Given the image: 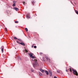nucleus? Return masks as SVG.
<instances>
[{"label":"nucleus","mask_w":78,"mask_h":78,"mask_svg":"<svg viewBox=\"0 0 78 78\" xmlns=\"http://www.w3.org/2000/svg\"><path fill=\"white\" fill-rule=\"evenodd\" d=\"M32 60L33 61L34 67H36V66H38V64L37 63V60L36 59H32Z\"/></svg>","instance_id":"obj_1"},{"label":"nucleus","mask_w":78,"mask_h":78,"mask_svg":"<svg viewBox=\"0 0 78 78\" xmlns=\"http://www.w3.org/2000/svg\"><path fill=\"white\" fill-rule=\"evenodd\" d=\"M69 70H70V71L71 72H72V71L73 70V73L74 75H76L77 76V75H78V73L76 70H74L73 69V68H69Z\"/></svg>","instance_id":"obj_2"},{"label":"nucleus","mask_w":78,"mask_h":78,"mask_svg":"<svg viewBox=\"0 0 78 78\" xmlns=\"http://www.w3.org/2000/svg\"><path fill=\"white\" fill-rule=\"evenodd\" d=\"M48 71L49 73L50 76H51L52 75V72H51V71L50 69H49Z\"/></svg>","instance_id":"obj_3"},{"label":"nucleus","mask_w":78,"mask_h":78,"mask_svg":"<svg viewBox=\"0 0 78 78\" xmlns=\"http://www.w3.org/2000/svg\"><path fill=\"white\" fill-rule=\"evenodd\" d=\"M2 51V53H3V51H4V46H2L1 47Z\"/></svg>","instance_id":"obj_4"},{"label":"nucleus","mask_w":78,"mask_h":78,"mask_svg":"<svg viewBox=\"0 0 78 78\" xmlns=\"http://www.w3.org/2000/svg\"><path fill=\"white\" fill-rule=\"evenodd\" d=\"M45 58L46 59L47 61H49V62H50V60L49 58H48L47 57H46Z\"/></svg>","instance_id":"obj_5"},{"label":"nucleus","mask_w":78,"mask_h":78,"mask_svg":"<svg viewBox=\"0 0 78 78\" xmlns=\"http://www.w3.org/2000/svg\"><path fill=\"white\" fill-rule=\"evenodd\" d=\"M14 9H15V10H16V11H19V9L15 7L13 8Z\"/></svg>","instance_id":"obj_6"},{"label":"nucleus","mask_w":78,"mask_h":78,"mask_svg":"<svg viewBox=\"0 0 78 78\" xmlns=\"http://www.w3.org/2000/svg\"><path fill=\"white\" fill-rule=\"evenodd\" d=\"M33 53H29V55L30 56V57H31L33 56Z\"/></svg>","instance_id":"obj_7"},{"label":"nucleus","mask_w":78,"mask_h":78,"mask_svg":"<svg viewBox=\"0 0 78 78\" xmlns=\"http://www.w3.org/2000/svg\"><path fill=\"white\" fill-rule=\"evenodd\" d=\"M40 71L41 72H42V73H44V70L42 69L41 68H40Z\"/></svg>","instance_id":"obj_8"},{"label":"nucleus","mask_w":78,"mask_h":78,"mask_svg":"<svg viewBox=\"0 0 78 78\" xmlns=\"http://www.w3.org/2000/svg\"><path fill=\"white\" fill-rule=\"evenodd\" d=\"M20 44H21V45H23L24 46H25V45H26L25 43H22V42L20 43Z\"/></svg>","instance_id":"obj_9"},{"label":"nucleus","mask_w":78,"mask_h":78,"mask_svg":"<svg viewBox=\"0 0 78 78\" xmlns=\"http://www.w3.org/2000/svg\"><path fill=\"white\" fill-rule=\"evenodd\" d=\"M28 51V50L25 49L23 51V52H26V53H27Z\"/></svg>","instance_id":"obj_10"},{"label":"nucleus","mask_w":78,"mask_h":78,"mask_svg":"<svg viewBox=\"0 0 78 78\" xmlns=\"http://www.w3.org/2000/svg\"><path fill=\"white\" fill-rule=\"evenodd\" d=\"M27 19H30V16L27 15Z\"/></svg>","instance_id":"obj_11"},{"label":"nucleus","mask_w":78,"mask_h":78,"mask_svg":"<svg viewBox=\"0 0 78 78\" xmlns=\"http://www.w3.org/2000/svg\"><path fill=\"white\" fill-rule=\"evenodd\" d=\"M45 72L46 73L47 75H49V73H48V72L47 71H45Z\"/></svg>","instance_id":"obj_12"},{"label":"nucleus","mask_w":78,"mask_h":78,"mask_svg":"<svg viewBox=\"0 0 78 78\" xmlns=\"http://www.w3.org/2000/svg\"><path fill=\"white\" fill-rule=\"evenodd\" d=\"M39 74L40 76H42V73H41L39 72Z\"/></svg>","instance_id":"obj_13"},{"label":"nucleus","mask_w":78,"mask_h":78,"mask_svg":"<svg viewBox=\"0 0 78 78\" xmlns=\"http://www.w3.org/2000/svg\"><path fill=\"white\" fill-rule=\"evenodd\" d=\"M30 58L32 59H34L35 57H34V56H33L32 55Z\"/></svg>","instance_id":"obj_14"},{"label":"nucleus","mask_w":78,"mask_h":78,"mask_svg":"<svg viewBox=\"0 0 78 78\" xmlns=\"http://www.w3.org/2000/svg\"><path fill=\"white\" fill-rule=\"evenodd\" d=\"M75 12L77 14H78V11L76 10H75Z\"/></svg>","instance_id":"obj_15"},{"label":"nucleus","mask_w":78,"mask_h":78,"mask_svg":"<svg viewBox=\"0 0 78 78\" xmlns=\"http://www.w3.org/2000/svg\"><path fill=\"white\" fill-rule=\"evenodd\" d=\"M32 3L33 5H34V3H35V2H34V1H33V2H32Z\"/></svg>","instance_id":"obj_16"},{"label":"nucleus","mask_w":78,"mask_h":78,"mask_svg":"<svg viewBox=\"0 0 78 78\" xmlns=\"http://www.w3.org/2000/svg\"><path fill=\"white\" fill-rule=\"evenodd\" d=\"M16 42L17 43H18V44H20V42H19V41H16Z\"/></svg>","instance_id":"obj_17"},{"label":"nucleus","mask_w":78,"mask_h":78,"mask_svg":"<svg viewBox=\"0 0 78 78\" xmlns=\"http://www.w3.org/2000/svg\"><path fill=\"white\" fill-rule=\"evenodd\" d=\"M25 30L26 31H28V29H27V28H25Z\"/></svg>","instance_id":"obj_18"},{"label":"nucleus","mask_w":78,"mask_h":78,"mask_svg":"<svg viewBox=\"0 0 78 78\" xmlns=\"http://www.w3.org/2000/svg\"><path fill=\"white\" fill-rule=\"evenodd\" d=\"M13 6H16V4H14L12 5Z\"/></svg>","instance_id":"obj_19"},{"label":"nucleus","mask_w":78,"mask_h":78,"mask_svg":"<svg viewBox=\"0 0 78 78\" xmlns=\"http://www.w3.org/2000/svg\"><path fill=\"white\" fill-rule=\"evenodd\" d=\"M31 72H34V70L32 69H31Z\"/></svg>","instance_id":"obj_20"},{"label":"nucleus","mask_w":78,"mask_h":78,"mask_svg":"<svg viewBox=\"0 0 78 78\" xmlns=\"http://www.w3.org/2000/svg\"><path fill=\"white\" fill-rule=\"evenodd\" d=\"M14 39H17V38H16V37H14Z\"/></svg>","instance_id":"obj_21"},{"label":"nucleus","mask_w":78,"mask_h":78,"mask_svg":"<svg viewBox=\"0 0 78 78\" xmlns=\"http://www.w3.org/2000/svg\"><path fill=\"white\" fill-rule=\"evenodd\" d=\"M15 23H18V21H15Z\"/></svg>","instance_id":"obj_22"},{"label":"nucleus","mask_w":78,"mask_h":78,"mask_svg":"<svg viewBox=\"0 0 78 78\" xmlns=\"http://www.w3.org/2000/svg\"><path fill=\"white\" fill-rule=\"evenodd\" d=\"M13 3L14 4H16V2L13 1Z\"/></svg>","instance_id":"obj_23"},{"label":"nucleus","mask_w":78,"mask_h":78,"mask_svg":"<svg viewBox=\"0 0 78 78\" xmlns=\"http://www.w3.org/2000/svg\"><path fill=\"white\" fill-rule=\"evenodd\" d=\"M19 41L20 42H22V40L20 39H18Z\"/></svg>","instance_id":"obj_24"},{"label":"nucleus","mask_w":78,"mask_h":78,"mask_svg":"<svg viewBox=\"0 0 78 78\" xmlns=\"http://www.w3.org/2000/svg\"><path fill=\"white\" fill-rule=\"evenodd\" d=\"M57 73H59V72H60V71H59L57 70Z\"/></svg>","instance_id":"obj_25"},{"label":"nucleus","mask_w":78,"mask_h":78,"mask_svg":"<svg viewBox=\"0 0 78 78\" xmlns=\"http://www.w3.org/2000/svg\"><path fill=\"white\" fill-rule=\"evenodd\" d=\"M37 47L36 46H34V48H36Z\"/></svg>","instance_id":"obj_26"},{"label":"nucleus","mask_w":78,"mask_h":78,"mask_svg":"<svg viewBox=\"0 0 78 78\" xmlns=\"http://www.w3.org/2000/svg\"><path fill=\"white\" fill-rule=\"evenodd\" d=\"M42 52L40 53V55H42Z\"/></svg>","instance_id":"obj_27"},{"label":"nucleus","mask_w":78,"mask_h":78,"mask_svg":"<svg viewBox=\"0 0 78 78\" xmlns=\"http://www.w3.org/2000/svg\"><path fill=\"white\" fill-rule=\"evenodd\" d=\"M5 30L6 31H7V28H5Z\"/></svg>","instance_id":"obj_28"},{"label":"nucleus","mask_w":78,"mask_h":78,"mask_svg":"<svg viewBox=\"0 0 78 78\" xmlns=\"http://www.w3.org/2000/svg\"><path fill=\"white\" fill-rule=\"evenodd\" d=\"M19 60H20V61L21 60V58H19Z\"/></svg>","instance_id":"obj_29"},{"label":"nucleus","mask_w":78,"mask_h":78,"mask_svg":"<svg viewBox=\"0 0 78 78\" xmlns=\"http://www.w3.org/2000/svg\"><path fill=\"white\" fill-rule=\"evenodd\" d=\"M23 4L24 5H25V2H23Z\"/></svg>","instance_id":"obj_30"},{"label":"nucleus","mask_w":78,"mask_h":78,"mask_svg":"<svg viewBox=\"0 0 78 78\" xmlns=\"http://www.w3.org/2000/svg\"><path fill=\"white\" fill-rule=\"evenodd\" d=\"M54 78H57V77H56L55 76L54 77Z\"/></svg>","instance_id":"obj_31"},{"label":"nucleus","mask_w":78,"mask_h":78,"mask_svg":"<svg viewBox=\"0 0 78 78\" xmlns=\"http://www.w3.org/2000/svg\"><path fill=\"white\" fill-rule=\"evenodd\" d=\"M66 72H67V70H66Z\"/></svg>","instance_id":"obj_32"},{"label":"nucleus","mask_w":78,"mask_h":78,"mask_svg":"<svg viewBox=\"0 0 78 78\" xmlns=\"http://www.w3.org/2000/svg\"><path fill=\"white\" fill-rule=\"evenodd\" d=\"M33 47V45L32 46V47Z\"/></svg>","instance_id":"obj_33"},{"label":"nucleus","mask_w":78,"mask_h":78,"mask_svg":"<svg viewBox=\"0 0 78 78\" xmlns=\"http://www.w3.org/2000/svg\"><path fill=\"white\" fill-rule=\"evenodd\" d=\"M71 3L72 4V2H71Z\"/></svg>","instance_id":"obj_34"},{"label":"nucleus","mask_w":78,"mask_h":78,"mask_svg":"<svg viewBox=\"0 0 78 78\" xmlns=\"http://www.w3.org/2000/svg\"><path fill=\"white\" fill-rule=\"evenodd\" d=\"M15 49H16V48H15Z\"/></svg>","instance_id":"obj_35"},{"label":"nucleus","mask_w":78,"mask_h":78,"mask_svg":"<svg viewBox=\"0 0 78 78\" xmlns=\"http://www.w3.org/2000/svg\"><path fill=\"white\" fill-rule=\"evenodd\" d=\"M71 2H72V1H71Z\"/></svg>","instance_id":"obj_36"}]
</instances>
